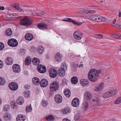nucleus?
<instances>
[{"mask_svg": "<svg viewBox=\"0 0 121 121\" xmlns=\"http://www.w3.org/2000/svg\"><path fill=\"white\" fill-rule=\"evenodd\" d=\"M101 72L100 70L92 69H91L89 71L88 77V79L92 82L96 81L98 78V75Z\"/></svg>", "mask_w": 121, "mask_h": 121, "instance_id": "1", "label": "nucleus"}, {"mask_svg": "<svg viewBox=\"0 0 121 121\" xmlns=\"http://www.w3.org/2000/svg\"><path fill=\"white\" fill-rule=\"evenodd\" d=\"M117 92V91L115 90L108 91L103 93L102 94V96L104 98H107L113 96Z\"/></svg>", "mask_w": 121, "mask_h": 121, "instance_id": "2", "label": "nucleus"}, {"mask_svg": "<svg viewBox=\"0 0 121 121\" xmlns=\"http://www.w3.org/2000/svg\"><path fill=\"white\" fill-rule=\"evenodd\" d=\"M33 21L31 18L27 16L23 17V25L28 26L31 25Z\"/></svg>", "mask_w": 121, "mask_h": 121, "instance_id": "3", "label": "nucleus"}, {"mask_svg": "<svg viewBox=\"0 0 121 121\" xmlns=\"http://www.w3.org/2000/svg\"><path fill=\"white\" fill-rule=\"evenodd\" d=\"M49 87L51 92H53L54 91H56L59 88L58 83L56 82H54L50 85Z\"/></svg>", "mask_w": 121, "mask_h": 121, "instance_id": "4", "label": "nucleus"}, {"mask_svg": "<svg viewBox=\"0 0 121 121\" xmlns=\"http://www.w3.org/2000/svg\"><path fill=\"white\" fill-rule=\"evenodd\" d=\"M8 45L12 47L17 46L18 44L17 40L15 39H9L8 42Z\"/></svg>", "mask_w": 121, "mask_h": 121, "instance_id": "5", "label": "nucleus"}, {"mask_svg": "<svg viewBox=\"0 0 121 121\" xmlns=\"http://www.w3.org/2000/svg\"><path fill=\"white\" fill-rule=\"evenodd\" d=\"M9 89L11 90L16 91L17 89L18 86L16 82H13L9 84Z\"/></svg>", "mask_w": 121, "mask_h": 121, "instance_id": "6", "label": "nucleus"}, {"mask_svg": "<svg viewBox=\"0 0 121 121\" xmlns=\"http://www.w3.org/2000/svg\"><path fill=\"white\" fill-rule=\"evenodd\" d=\"M49 72L50 76L52 78H55L57 75L56 70L54 68L50 69Z\"/></svg>", "mask_w": 121, "mask_h": 121, "instance_id": "7", "label": "nucleus"}, {"mask_svg": "<svg viewBox=\"0 0 121 121\" xmlns=\"http://www.w3.org/2000/svg\"><path fill=\"white\" fill-rule=\"evenodd\" d=\"M73 36L74 38L78 40L81 39L82 37V33L77 31H76L74 33Z\"/></svg>", "mask_w": 121, "mask_h": 121, "instance_id": "8", "label": "nucleus"}, {"mask_svg": "<svg viewBox=\"0 0 121 121\" xmlns=\"http://www.w3.org/2000/svg\"><path fill=\"white\" fill-rule=\"evenodd\" d=\"M79 103V99L77 98H75L72 100L71 104L72 106L74 107H77L78 106Z\"/></svg>", "mask_w": 121, "mask_h": 121, "instance_id": "9", "label": "nucleus"}, {"mask_svg": "<svg viewBox=\"0 0 121 121\" xmlns=\"http://www.w3.org/2000/svg\"><path fill=\"white\" fill-rule=\"evenodd\" d=\"M38 70L40 73H45L46 71L45 67L42 65H39L37 67Z\"/></svg>", "mask_w": 121, "mask_h": 121, "instance_id": "10", "label": "nucleus"}, {"mask_svg": "<svg viewBox=\"0 0 121 121\" xmlns=\"http://www.w3.org/2000/svg\"><path fill=\"white\" fill-rule=\"evenodd\" d=\"M92 97L91 94L89 92H86L84 95L85 98L87 100H91Z\"/></svg>", "mask_w": 121, "mask_h": 121, "instance_id": "11", "label": "nucleus"}, {"mask_svg": "<svg viewBox=\"0 0 121 121\" xmlns=\"http://www.w3.org/2000/svg\"><path fill=\"white\" fill-rule=\"evenodd\" d=\"M12 68L13 71L15 73H18L20 71V66L17 64H14L13 65Z\"/></svg>", "mask_w": 121, "mask_h": 121, "instance_id": "12", "label": "nucleus"}, {"mask_svg": "<svg viewBox=\"0 0 121 121\" xmlns=\"http://www.w3.org/2000/svg\"><path fill=\"white\" fill-rule=\"evenodd\" d=\"M62 98L60 95L58 94L56 95L55 97V100L56 103H60L62 102Z\"/></svg>", "mask_w": 121, "mask_h": 121, "instance_id": "13", "label": "nucleus"}, {"mask_svg": "<svg viewBox=\"0 0 121 121\" xmlns=\"http://www.w3.org/2000/svg\"><path fill=\"white\" fill-rule=\"evenodd\" d=\"M40 86L42 87H46L48 84V82L47 79H42L40 82Z\"/></svg>", "mask_w": 121, "mask_h": 121, "instance_id": "14", "label": "nucleus"}, {"mask_svg": "<svg viewBox=\"0 0 121 121\" xmlns=\"http://www.w3.org/2000/svg\"><path fill=\"white\" fill-rule=\"evenodd\" d=\"M5 62L6 65H12L13 63V58L9 57H8L5 60Z\"/></svg>", "mask_w": 121, "mask_h": 121, "instance_id": "15", "label": "nucleus"}, {"mask_svg": "<svg viewBox=\"0 0 121 121\" xmlns=\"http://www.w3.org/2000/svg\"><path fill=\"white\" fill-rule=\"evenodd\" d=\"M92 101H91V104H98L99 100L97 97H92Z\"/></svg>", "mask_w": 121, "mask_h": 121, "instance_id": "16", "label": "nucleus"}, {"mask_svg": "<svg viewBox=\"0 0 121 121\" xmlns=\"http://www.w3.org/2000/svg\"><path fill=\"white\" fill-rule=\"evenodd\" d=\"M58 73L59 75L61 77L64 76L65 74V70L62 68H60L58 69Z\"/></svg>", "mask_w": 121, "mask_h": 121, "instance_id": "17", "label": "nucleus"}, {"mask_svg": "<svg viewBox=\"0 0 121 121\" xmlns=\"http://www.w3.org/2000/svg\"><path fill=\"white\" fill-rule=\"evenodd\" d=\"M55 58L57 61H59L61 60L62 56L59 52H57L55 55Z\"/></svg>", "mask_w": 121, "mask_h": 121, "instance_id": "18", "label": "nucleus"}, {"mask_svg": "<svg viewBox=\"0 0 121 121\" xmlns=\"http://www.w3.org/2000/svg\"><path fill=\"white\" fill-rule=\"evenodd\" d=\"M33 35L30 33H28L26 35L25 38L26 40L30 41L33 39Z\"/></svg>", "mask_w": 121, "mask_h": 121, "instance_id": "19", "label": "nucleus"}, {"mask_svg": "<svg viewBox=\"0 0 121 121\" xmlns=\"http://www.w3.org/2000/svg\"><path fill=\"white\" fill-rule=\"evenodd\" d=\"M80 83L82 86H86L88 85V80L86 79H82L80 80Z\"/></svg>", "mask_w": 121, "mask_h": 121, "instance_id": "20", "label": "nucleus"}, {"mask_svg": "<svg viewBox=\"0 0 121 121\" xmlns=\"http://www.w3.org/2000/svg\"><path fill=\"white\" fill-rule=\"evenodd\" d=\"M39 28L42 29H47V26L45 23H41L38 25Z\"/></svg>", "mask_w": 121, "mask_h": 121, "instance_id": "21", "label": "nucleus"}, {"mask_svg": "<svg viewBox=\"0 0 121 121\" xmlns=\"http://www.w3.org/2000/svg\"><path fill=\"white\" fill-rule=\"evenodd\" d=\"M31 58L30 57H27L25 59V63L26 65H29L31 64Z\"/></svg>", "mask_w": 121, "mask_h": 121, "instance_id": "22", "label": "nucleus"}, {"mask_svg": "<svg viewBox=\"0 0 121 121\" xmlns=\"http://www.w3.org/2000/svg\"><path fill=\"white\" fill-rule=\"evenodd\" d=\"M33 83L35 85H39V79L36 77H34L32 79Z\"/></svg>", "mask_w": 121, "mask_h": 121, "instance_id": "23", "label": "nucleus"}, {"mask_svg": "<svg viewBox=\"0 0 121 121\" xmlns=\"http://www.w3.org/2000/svg\"><path fill=\"white\" fill-rule=\"evenodd\" d=\"M32 62L33 64L37 65L39 63L40 60L39 59L37 58H34L32 59Z\"/></svg>", "mask_w": 121, "mask_h": 121, "instance_id": "24", "label": "nucleus"}, {"mask_svg": "<svg viewBox=\"0 0 121 121\" xmlns=\"http://www.w3.org/2000/svg\"><path fill=\"white\" fill-rule=\"evenodd\" d=\"M64 93L65 95L67 97H70L71 93L69 90L68 89H65L64 91Z\"/></svg>", "mask_w": 121, "mask_h": 121, "instance_id": "25", "label": "nucleus"}, {"mask_svg": "<svg viewBox=\"0 0 121 121\" xmlns=\"http://www.w3.org/2000/svg\"><path fill=\"white\" fill-rule=\"evenodd\" d=\"M5 33L6 35L7 36H11L12 33V30L10 28H8L7 29Z\"/></svg>", "mask_w": 121, "mask_h": 121, "instance_id": "26", "label": "nucleus"}, {"mask_svg": "<svg viewBox=\"0 0 121 121\" xmlns=\"http://www.w3.org/2000/svg\"><path fill=\"white\" fill-rule=\"evenodd\" d=\"M103 84H101L100 85L95 87L94 88V90L95 91H98L102 90L103 88Z\"/></svg>", "mask_w": 121, "mask_h": 121, "instance_id": "27", "label": "nucleus"}, {"mask_svg": "<svg viewBox=\"0 0 121 121\" xmlns=\"http://www.w3.org/2000/svg\"><path fill=\"white\" fill-rule=\"evenodd\" d=\"M78 79L76 77H73L71 79V82L73 84H77L78 83Z\"/></svg>", "mask_w": 121, "mask_h": 121, "instance_id": "28", "label": "nucleus"}, {"mask_svg": "<svg viewBox=\"0 0 121 121\" xmlns=\"http://www.w3.org/2000/svg\"><path fill=\"white\" fill-rule=\"evenodd\" d=\"M37 50L38 53L40 54H41L44 52V48L42 46H39Z\"/></svg>", "mask_w": 121, "mask_h": 121, "instance_id": "29", "label": "nucleus"}, {"mask_svg": "<svg viewBox=\"0 0 121 121\" xmlns=\"http://www.w3.org/2000/svg\"><path fill=\"white\" fill-rule=\"evenodd\" d=\"M11 7L13 8H14L16 10L19 11H21L22 10L21 8L19 7L18 5L17 4H12Z\"/></svg>", "mask_w": 121, "mask_h": 121, "instance_id": "30", "label": "nucleus"}, {"mask_svg": "<svg viewBox=\"0 0 121 121\" xmlns=\"http://www.w3.org/2000/svg\"><path fill=\"white\" fill-rule=\"evenodd\" d=\"M10 104L12 108L15 109L17 108V106L15 102H11L10 103Z\"/></svg>", "mask_w": 121, "mask_h": 121, "instance_id": "31", "label": "nucleus"}, {"mask_svg": "<svg viewBox=\"0 0 121 121\" xmlns=\"http://www.w3.org/2000/svg\"><path fill=\"white\" fill-rule=\"evenodd\" d=\"M120 34L114 33L111 34L110 35V36L111 37L115 38H119L120 39Z\"/></svg>", "mask_w": 121, "mask_h": 121, "instance_id": "32", "label": "nucleus"}, {"mask_svg": "<svg viewBox=\"0 0 121 121\" xmlns=\"http://www.w3.org/2000/svg\"><path fill=\"white\" fill-rule=\"evenodd\" d=\"M46 119L48 121H51L54 119V118L52 115H49L47 116Z\"/></svg>", "mask_w": 121, "mask_h": 121, "instance_id": "33", "label": "nucleus"}, {"mask_svg": "<svg viewBox=\"0 0 121 121\" xmlns=\"http://www.w3.org/2000/svg\"><path fill=\"white\" fill-rule=\"evenodd\" d=\"M71 112L70 108H66L63 109L62 111L63 113L64 114H68Z\"/></svg>", "mask_w": 121, "mask_h": 121, "instance_id": "34", "label": "nucleus"}, {"mask_svg": "<svg viewBox=\"0 0 121 121\" xmlns=\"http://www.w3.org/2000/svg\"><path fill=\"white\" fill-rule=\"evenodd\" d=\"M4 117L5 120H9L11 118L10 114L9 113H6L5 114L4 116Z\"/></svg>", "mask_w": 121, "mask_h": 121, "instance_id": "35", "label": "nucleus"}, {"mask_svg": "<svg viewBox=\"0 0 121 121\" xmlns=\"http://www.w3.org/2000/svg\"><path fill=\"white\" fill-rule=\"evenodd\" d=\"M22 99L23 97H19L18 98L17 100V104L19 105H22L23 104Z\"/></svg>", "mask_w": 121, "mask_h": 121, "instance_id": "36", "label": "nucleus"}, {"mask_svg": "<svg viewBox=\"0 0 121 121\" xmlns=\"http://www.w3.org/2000/svg\"><path fill=\"white\" fill-rule=\"evenodd\" d=\"M17 121H23V115L22 114H20L18 115L17 118Z\"/></svg>", "mask_w": 121, "mask_h": 121, "instance_id": "37", "label": "nucleus"}, {"mask_svg": "<svg viewBox=\"0 0 121 121\" xmlns=\"http://www.w3.org/2000/svg\"><path fill=\"white\" fill-rule=\"evenodd\" d=\"M121 103V97H120L117 98L114 102L115 104H118Z\"/></svg>", "mask_w": 121, "mask_h": 121, "instance_id": "38", "label": "nucleus"}, {"mask_svg": "<svg viewBox=\"0 0 121 121\" xmlns=\"http://www.w3.org/2000/svg\"><path fill=\"white\" fill-rule=\"evenodd\" d=\"M88 104L87 102H84L83 104L82 108L85 110H86L88 108Z\"/></svg>", "mask_w": 121, "mask_h": 121, "instance_id": "39", "label": "nucleus"}, {"mask_svg": "<svg viewBox=\"0 0 121 121\" xmlns=\"http://www.w3.org/2000/svg\"><path fill=\"white\" fill-rule=\"evenodd\" d=\"M30 91H26L24 92V96L26 98H28L30 96Z\"/></svg>", "mask_w": 121, "mask_h": 121, "instance_id": "40", "label": "nucleus"}, {"mask_svg": "<svg viewBox=\"0 0 121 121\" xmlns=\"http://www.w3.org/2000/svg\"><path fill=\"white\" fill-rule=\"evenodd\" d=\"M95 21L97 22H101V16L98 15H96Z\"/></svg>", "mask_w": 121, "mask_h": 121, "instance_id": "41", "label": "nucleus"}, {"mask_svg": "<svg viewBox=\"0 0 121 121\" xmlns=\"http://www.w3.org/2000/svg\"><path fill=\"white\" fill-rule=\"evenodd\" d=\"M9 106L7 105H6L4 106L3 107V110L4 111H7L9 110Z\"/></svg>", "mask_w": 121, "mask_h": 121, "instance_id": "42", "label": "nucleus"}, {"mask_svg": "<svg viewBox=\"0 0 121 121\" xmlns=\"http://www.w3.org/2000/svg\"><path fill=\"white\" fill-rule=\"evenodd\" d=\"M96 15L91 16L88 17L89 20L93 21H95Z\"/></svg>", "mask_w": 121, "mask_h": 121, "instance_id": "43", "label": "nucleus"}, {"mask_svg": "<svg viewBox=\"0 0 121 121\" xmlns=\"http://www.w3.org/2000/svg\"><path fill=\"white\" fill-rule=\"evenodd\" d=\"M32 110V108L31 107V104L28 105L26 108V111L28 112H31Z\"/></svg>", "mask_w": 121, "mask_h": 121, "instance_id": "44", "label": "nucleus"}, {"mask_svg": "<svg viewBox=\"0 0 121 121\" xmlns=\"http://www.w3.org/2000/svg\"><path fill=\"white\" fill-rule=\"evenodd\" d=\"M42 104L43 106L45 107L47 105L48 103L46 101L44 100H43L42 101Z\"/></svg>", "mask_w": 121, "mask_h": 121, "instance_id": "45", "label": "nucleus"}, {"mask_svg": "<svg viewBox=\"0 0 121 121\" xmlns=\"http://www.w3.org/2000/svg\"><path fill=\"white\" fill-rule=\"evenodd\" d=\"M6 17L9 20H11L13 19V15H6Z\"/></svg>", "mask_w": 121, "mask_h": 121, "instance_id": "46", "label": "nucleus"}, {"mask_svg": "<svg viewBox=\"0 0 121 121\" xmlns=\"http://www.w3.org/2000/svg\"><path fill=\"white\" fill-rule=\"evenodd\" d=\"M78 13L81 14L85 15V10H81L78 11Z\"/></svg>", "mask_w": 121, "mask_h": 121, "instance_id": "47", "label": "nucleus"}, {"mask_svg": "<svg viewBox=\"0 0 121 121\" xmlns=\"http://www.w3.org/2000/svg\"><path fill=\"white\" fill-rule=\"evenodd\" d=\"M72 20L70 18H65L63 20V21L66 22H70Z\"/></svg>", "mask_w": 121, "mask_h": 121, "instance_id": "48", "label": "nucleus"}, {"mask_svg": "<svg viewBox=\"0 0 121 121\" xmlns=\"http://www.w3.org/2000/svg\"><path fill=\"white\" fill-rule=\"evenodd\" d=\"M4 44L1 42H0V51L2 50L4 48Z\"/></svg>", "mask_w": 121, "mask_h": 121, "instance_id": "49", "label": "nucleus"}, {"mask_svg": "<svg viewBox=\"0 0 121 121\" xmlns=\"http://www.w3.org/2000/svg\"><path fill=\"white\" fill-rule=\"evenodd\" d=\"M4 80L0 77V85H4Z\"/></svg>", "mask_w": 121, "mask_h": 121, "instance_id": "50", "label": "nucleus"}, {"mask_svg": "<svg viewBox=\"0 0 121 121\" xmlns=\"http://www.w3.org/2000/svg\"><path fill=\"white\" fill-rule=\"evenodd\" d=\"M67 68V65L66 64L63 63L62 65V67L61 68H63L65 70V69H66Z\"/></svg>", "mask_w": 121, "mask_h": 121, "instance_id": "51", "label": "nucleus"}, {"mask_svg": "<svg viewBox=\"0 0 121 121\" xmlns=\"http://www.w3.org/2000/svg\"><path fill=\"white\" fill-rule=\"evenodd\" d=\"M103 37V35L101 34H98L95 35V37L97 38L100 39Z\"/></svg>", "mask_w": 121, "mask_h": 121, "instance_id": "52", "label": "nucleus"}, {"mask_svg": "<svg viewBox=\"0 0 121 121\" xmlns=\"http://www.w3.org/2000/svg\"><path fill=\"white\" fill-rule=\"evenodd\" d=\"M30 88V85L28 84H26L24 86V88L26 89H29Z\"/></svg>", "mask_w": 121, "mask_h": 121, "instance_id": "53", "label": "nucleus"}, {"mask_svg": "<svg viewBox=\"0 0 121 121\" xmlns=\"http://www.w3.org/2000/svg\"><path fill=\"white\" fill-rule=\"evenodd\" d=\"M79 115L78 114H77L75 115L74 118L75 120H78L79 118Z\"/></svg>", "mask_w": 121, "mask_h": 121, "instance_id": "54", "label": "nucleus"}, {"mask_svg": "<svg viewBox=\"0 0 121 121\" xmlns=\"http://www.w3.org/2000/svg\"><path fill=\"white\" fill-rule=\"evenodd\" d=\"M20 17V16H19L16 14H15L14 15H13V18H19Z\"/></svg>", "mask_w": 121, "mask_h": 121, "instance_id": "55", "label": "nucleus"}, {"mask_svg": "<svg viewBox=\"0 0 121 121\" xmlns=\"http://www.w3.org/2000/svg\"><path fill=\"white\" fill-rule=\"evenodd\" d=\"M44 13L42 12L41 13H39V15L38 14H36L35 13L33 14V15L35 16H38L39 15H42Z\"/></svg>", "mask_w": 121, "mask_h": 121, "instance_id": "56", "label": "nucleus"}, {"mask_svg": "<svg viewBox=\"0 0 121 121\" xmlns=\"http://www.w3.org/2000/svg\"><path fill=\"white\" fill-rule=\"evenodd\" d=\"M95 10H88L89 13H95Z\"/></svg>", "mask_w": 121, "mask_h": 121, "instance_id": "57", "label": "nucleus"}, {"mask_svg": "<svg viewBox=\"0 0 121 121\" xmlns=\"http://www.w3.org/2000/svg\"><path fill=\"white\" fill-rule=\"evenodd\" d=\"M101 22H106L107 21V19L106 18L104 17H103L101 16Z\"/></svg>", "mask_w": 121, "mask_h": 121, "instance_id": "58", "label": "nucleus"}, {"mask_svg": "<svg viewBox=\"0 0 121 121\" xmlns=\"http://www.w3.org/2000/svg\"><path fill=\"white\" fill-rule=\"evenodd\" d=\"M3 66V62L0 60V68H2Z\"/></svg>", "mask_w": 121, "mask_h": 121, "instance_id": "59", "label": "nucleus"}, {"mask_svg": "<svg viewBox=\"0 0 121 121\" xmlns=\"http://www.w3.org/2000/svg\"><path fill=\"white\" fill-rule=\"evenodd\" d=\"M113 26L119 28H120V27L121 26V25H120L118 24H116V25H113Z\"/></svg>", "mask_w": 121, "mask_h": 121, "instance_id": "60", "label": "nucleus"}, {"mask_svg": "<svg viewBox=\"0 0 121 121\" xmlns=\"http://www.w3.org/2000/svg\"><path fill=\"white\" fill-rule=\"evenodd\" d=\"M72 20L71 21H70V22H73V23L74 24L76 25L77 22H76L73 20L72 19H71Z\"/></svg>", "mask_w": 121, "mask_h": 121, "instance_id": "61", "label": "nucleus"}, {"mask_svg": "<svg viewBox=\"0 0 121 121\" xmlns=\"http://www.w3.org/2000/svg\"><path fill=\"white\" fill-rule=\"evenodd\" d=\"M77 66L80 68H82L83 67V65L82 64L80 65H79L78 64H77Z\"/></svg>", "mask_w": 121, "mask_h": 121, "instance_id": "62", "label": "nucleus"}, {"mask_svg": "<svg viewBox=\"0 0 121 121\" xmlns=\"http://www.w3.org/2000/svg\"><path fill=\"white\" fill-rule=\"evenodd\" d=\"M116 19H115L114 20H113L112 21V22L111 24L113 26V24H114L115 22H116Z\"/></svg>", "mask_w": 121, "mask_h": 121, "instance_id": "63", "label": "nucleus"}, {"mask_svg": "<svg viewBox=\"0 0 121 121\" xmlns=\"http://www.w3.org/2000/svg\"><path fill=\"white\" fill-rule=\"evenodd\" d=\"M63 121H71L67 118H65V119H64L63 120Z\"/></svg>", "mask_w": 121, "mask_h": 121, "instance_id": "64", "label": "nucleus"}]
</instances>
